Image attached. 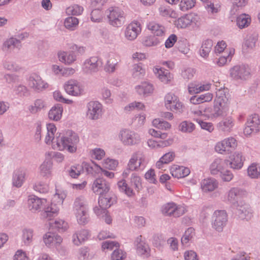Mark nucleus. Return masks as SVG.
Here are the masks:
<instances>
[{"mask_svg": "<svg viewBox=\"0 0 260 260\" xmlns=\"http://www.w3.org/2000/svg\"><path fill=\"white\" fill-rule=\"evenodd\" d=\"M43 203V200L36 196H29L28 199V208L32 212L40 209Z\"/></svg>", "mask_w": 260, "mask_h": 260, "instance_id": "nucleus-29", "label": "nucleus"}, {"mask_svg": "<svg viewBox=\"0 0 260 260\" xmlns=\"http://www.w3.org/2000/svg\"><path fill=\"white\" fill-rule=\"evenodd\" d=\"M63 108L60 104H57L49 110L48 117L50 119L54 121L60 120L62 116Z\"/></svg>", "mask_w": 260, "mask_h": 260, "instance_id": "nucleus-28", "label": "nucleus"}, {"mask_svg": "<svg viewBox=\"0 0 260 260\" xmlns=\"http://www.w3.org/2000/svg\"><path fill=\"white\" fill-rule=\"evenodd\" d=\"M221 6L218 3H212L211 2L206 4L205 8L208 12L212 14L218 12L220 10Z\"/></svg>", "mask_w": 260, "mask_h": 260, "instance_id": "nucleus-60", "label": "nucleus"}, {"mask_svg": "<svg viewBox=\"0 0 260 260\" xmlns=\"http://www.w3.org/2000/svg\"><path fill=\"white\" fill-rule=\"evenodd\" d=\"M83 11V8L78 5H74L68 7L67 10V13L69 15H79Z\"/></svg>", "mask_w": 260, "mask_h": 260, "instance_id": "nucleus-52", "label": "nucleus"}, {"mask_svg": "<svg viewBox=\"0 0 260 260\" xmlns=\"http://www.w3.org/2000/svg\"><path fill=\"white\" fill-rule=\"evenodd\" d=\"M119 138L122 143L126 146H133L138 144L141 140L139 135L128 129L120 131Z\"/></svg>", "mask_w": 260, "mask_h": 260, "instance_id": "nucleus-4", "label": "nucleus"}, {"mask_svg": "<svg viewBox=\"0 0 260 260\" xmlns=\"http://www.w3.org/2000/svg\"><path fill=\"white\" fill-rule=\"evenodd\" d=\"M218 186V183L214 179H204L202 182L201 187L204 192L213 191Z\"/></svg>", "mask_w": 260, "mask_h": 260, "instance_id": "nucleus-32", "label": "nucleus"}, {"mask_svg": "<svg viewBox=\"0 0 260 260\" xmlns=\"http://www.w3.org/2000/svg\"><path fill=\"white\" fill-rule=\"evenodd\" d=\"M45 102L43 100L37 99L35 101L34 105L29 107L28 110L30 113L35 114L45 108Z\"/></svg>", "mask_w": 260, "mask_h": 260, "instance_id": "nucleus-44", "label": "nucleus"}, {"mask_svg": "<svg viewBox=\"0 0 260 260\" xmlns=\"http://www.w3.org/2000/svg\"><path fill=\"white\" fill-rule=\"evenodd\" d=\"M245 158L242 153L239 151H236L234 153L231 157V160H229V166L234 169H240L243 165Z\"/></svg>", "mask_w": 260, "mask_h": 260, "instance_id": "nucleus-23", "label": "nucleus"}, {"mask_svg": "<svg viewBox=\"0 0 260 260\" xmlns=\"http://www.w3.org/2000/svg\"><path fill=\"white\" fill-rule=\"evenodd\" d=\"M83 169L84 168L88 174L95 175L99 173L102 168L92 161L91 163L84 162L82 163Z\"/></svg>", "mask_w": 260, "mask_h": 260, "instance_id": "nucleus-34", "label": "nucleus"}, {"mask_svg": "<svg viewBox=\"0 0 260 260\" xmlns=\"http://www.w3.org/2000/svg\"><path fill=\"white\" fill-rule=\"evenodd\" d=\"M229 166V159L216 158L210 166L211 173L213 175L217 174L218 173H220L225 169H228Z\"/></svg>", "mask_w": 260, "mask_h": 260, "instance_id": "nucleus-18", "label": "nucleus"}, {"mask_svg": "<svg viewBox=\"0 0 260 260\" xmlns=\"http://www.w3.org/2000/svg\"><path fill=\"white\" fill-rule=\"evenodd\" d=\"M44 242L48 247H57L62 242L61 237L55 233L48 232L43 237Z\"/></svg>", "mask_w": 260, "mask_h": 260, "instance_id": "nucleus-19", "label": "nucleus"}, {"mask_svg": "<svg viewBox=\"0 0 260 260\" xmlns=\"http://www.w3.org/2000/svg\"><path fill=\"white\" fill-rule=\"evenodd\" d=\"M136 89L137 92L140 95H146L151 93L153 90L152 85L147 82L142 83L141 85L137 86Z\"/></svg>", "mask_w": 260, "mask_h": 260, "instance_id": "nucleus-38", "label": "nucleus"}, {"mask_svg": "<svg viewBox=\"0 0 260 260\" xmlns=\"http://www.w3.org/2000/svg\"><path fill=\"white\" fill-rule=\"evenodd\" d=\"M228 222V214L225 210H216L212 216V225L216 228H222Z\"/></svg>", "mask_w": 260, "mask_h": 260, "instance_id": "nucleus-11", "label": "nucleus"}, {"mask_svg": "<svg viewBox=\"0 0 260 260\" xmlns=\"http://www.w3.org/2000/svg\"><path fill=\"white\" fill-rule=\"evenodd\" d=\"M119 189L124 192L127 196L132 197L134 195L133 190L127 186L125 180H122L117 183Z\"/></svg>", "mask_w": 260, "mask_h": 260, "instance_id": "nucleus-47", "label": "nucleus"}, {"mask_svg": "<svg viewBox=\"0 0 260 260\" xmlns=\"http://www.w3.org/2000/svg\"><path fill=\"white\" fill-rule=\"evenodd\" d=\"M82 170V165L80 166L79 165H77L72 166L69 171V173L71 177L74 178H76L80 175Z\"/></svg>", "mask_w": 260, "mask_h": 260, "instance_id": "nucleus-61", "label": "nucleus"}, {"mask_svg": "<svg viewBox=\"0 0 260 260\" xmlns=\"http://www.w3.org/2000/svg\"><path fill=\"white\" fill-rule=\"evenodd\" d=\"M238 214L240 218L242 219L245 218L247 220L250 219L252 217L251 209L247 205H245L244 206H241L238 210Z\"/></svg>", "mask_w": 260, "mask_h": 260, "instance_id": "nucleus-45", "label": "nucleus"}, {"mask_svg": "<svg viewBox=\"0 0 260 260\" xmlns=\"http://www.w3.org/2000/svg\"><path fill=\"white\" fill-rule=\"evenodd\" d=\"M78 223L81 225H85L88 221V211L76 213Z\"/></svg>", "mask_w": 260, "mask_h": 260, "instance_id": "nucleus-59", "label": "nucleus"}, {"mask_svg": "<svg viewBox=\"0 0 260 260\" xmlns=\"http://www.w3.org/2000/svg\"><path fill=\"white\" fill-rule=\"evenodd\" d=\"M251 19L248 15L242 14L237 18V24L240 28L247 27L250 23Z\"/></svg>", "mask_w": 260, "mask_h": 260, "instance_id": "nucleus-41", "label": "nucleus"}, {"mask_svg": "<svg viewBox=\"0 0 260 260\" xmlns=\"http://www.w3.org/2000/svg\"><path fill=\"white\" fill-rule=\"evenodd\" d=\"M249 74L248 68L245 66H235L231 70V76L236 79H246Z\"/></svg>", "mask_w": 260, "mask_h": 260, "instance_id": "nucleus-20", "label": "nucleus"}, {"mask_svg": "<svg viewBox=\"0 0 260 260\" xmlns=\"http://www.w3.org/2000/svg\"><path fill=\"white\" fill-rule=\"evenodd\" d=\"M64 88L67 93L73 96H79L83 92L82 85L74 79L67 81L64 84Z\"/></svg>", "mask_w": 260, "mask_h": 260, "instance_id": "nucleus-10", "label": "nucleus"}, {"mask_svg": "<svg viewBox=\"0 0 260 260\" xmlns=\"http://www.w3.org/2000/svg\"><path fill=\"white\" fill-rule=\"evenodd\" d=\"M59 59L66 64H71L76 60V56L73 52H62L58 53Z\"/></svg>", "mask_w": 260, "mask_h": 260, "instance_id": "nucleus-36", "label": "nucleus"}, {"mask_svg": "<svg viewBox=\"0 0 260 260\" xmlns=\"http://www.w3.org/2000/svg\"><path fill=\"white\" fill-rule=\"evenodd\" d=\"M194 0H181L179 4L180 9L185 12L191 9L194 6Z\"/></svg>", "mask_w": 260, "mask_h": 260, "instance_id": "nucleus-55", "label": "nucleus"}, {"mask_svg": "<svg viewBox=\"0 0 260 260\" xmlns=\"http://www.w3.org/2000/svg\"><path fill=\"white\" fill-rule=\"evenodd\" d=\"M93 191L98 195L108 193L110 189V183L103 177L96 179L92 184Z\"/></svg>", "mask_w": 260, "mask_h": 260, "instance_id": "nucleus-9", "label": "nucleus"}, {"mask_svg": "<svg viewBox=\"0 0 260 260\" xmlns=\"http://www.w3.org/2000/svg\"><path fill=\"white\" fill-rule=\"evenodd\" d=\"M136 251L139 255L147 257L150 255V249L148 244L142 239L141 235L138 236L136 240Z\"/></svg>", "mask_w": 260, "mask_h": 260, "instance_id": "nucleus-15", "label": "nucleus"}, {"mask_svg": "<svg viewBox=\"0 0 260 260\" xmlns=\"http://www.w3.org/2000/svg\"><path fill=\"white\" fill-rule=\"evenodd\" d=\"M237 144L236 139L230 137L218 142L215 146V149L219 153L224 154L236 149Z\"/></svg>", "mask_w": 260, "mask_h": 260, "instance_id": "nucleus-6", "label": "nucleus"}, {"mask_svg": "<svg viewBox=\"0 0 260 260\" xmlns=\"http://www.w3.org/2000/svg\"><path fill=\"white\" fill-rule=\"evenodd\" d=\"M214 104L220 108L226 109L228 106L229 100L225 94L216 96L214 100Z\"/></svg>", "mask_w": 260, "mask_h": 260, "instance_id": "nucleus-49", "label": "nucleus"}, {"mask_svg": "<svg viewBox=\"0 0 260 260\" xmlns=\"http://www.w3.org/2000/svg\"><path fill=\"white\" fill-rule=\"evenodd\" d=\"M25 172L22 169H18L14 172L13 178V184L17 187H20L24 180Z\"/></svg>", "mask_w": 260, "mask_h": 260, "instance_id": "nucleus-35", "label": "nucleus"}, {"mask_svg": "<svg viewBox=\"0 0 260 260\" xmlns=\"http://www.w3.org/2000/svg\"><path fill=\"white\" fill-rule=\"evenodd\" d=\"M159 43V40L154 36L147 37L143 41V44L147 47L157 46Z\"/></svg>", "mask_w": 260, "mask_h": 260, "instance_id": "nucleus-62", "label": "nucleus"}, {"mask_svg": "<svg viewBox=\"0 0 260 260\" xmlns=\"http://www.w3.org/2000/svg\"><path fill=\"white\" fill-rule=\"evenodd\" d=\"M52 164L50 161H45L40 167V174L44 177L51 175Z\"/></svg>", "mask_w": 260, "mask_h": 260, "instance_id": "nucleus-40", "label": "nucleus"}, {"mask_svg": "<svg viewBox=\"0 0 260 260\" xmlns=\"http://www.w3.org/2000/svg\"><path fill=\"white\" fill-rule=\"evenodd\" d=\"M20 46V42L18 39L11 38L4 42L3 50L4 51L8 52L15 48H19Z\"/></svg>", "mask_w": 260, "mask_h": 260, "instance_id": "nucleus-33", "label": "nucleus"}, {"mask_svg": "<svg viewBox=\"0 0 260 260\" xmlns=\"http://www.w3.org/2000/svg\"><path fill=\"white\" fill-rule=\"evenodd\" d=\"M194 229H187L181 238V243L185 245L187 244L194 236Z\"/></svg>", "mask_w": 260, "mask_h": 260, "instance_id": "nucleus-48", "label": "nucleus"}, {"mask_svg": "<svg viewBox=\"0 0 260 260\" xmlns=\"http://www.w3.org/2000/svg\"><path fill=\"white\" fill-rule=\"evenodd\" d=\"M91 157L98 160H101L105 155L104 150L101 148H95L90 151Z\"/></svg>", "mask_w": 260, "mask_h": 260, "instance_id": "nucleus-63", "label": "nucleus"}, {"mask_svg": "<svg viewBox=\"0 0 260 260\" xmlns=\"http://www.w3.org/2000/svg\"><path fill=\"white\" fill-rule=\"evenodd\" d=\"M102 94L103 100L107 104H112L113 102V99L112 96L111 91L107 88L102 89Z\"/></svg>", "mask_w": 260, "mask_h": 260, "instance_id": "nucleus-64", "label": "nucleus"}, {"mask_svg": "<svg viewBox=\"0 0 260 260\" xmlns=\"http://www.w3.org/2000/svg\"><path fill=\"white\" fill-rule=\"evenodd\" d=\"M106 13L110 24L115 27L120 26L124 22V12L117 7H111Z\"/></svg>", "mask_w": 260, "mask_h": 260, "instance_id": "nucleus-3", "label": "nucleus"}, {"mask_svg": "<svg viewBox=\"0 0 260 260\" xmlns=\"http://www.w3.org/2000/svg\"><path fill=\"white\" fill-rule=\"evenodd\" d=\"M33 230L32 229H24L22 239L25 245H28L31 242Z\"/></svg>", "mask_w": 260, "mask_h": 260, "instance_id": "nucleus-54", "label": "nucleus"}, {"mask_svg": "<svg viewBox=\"0 0 260 260\" xmlns=\"http://www.w3.org/2000/svg\"><path fill=\"white\" fill-rule=\"evenodd\" d=\"M153 70L157 78L165 84L169 83L173 79V75L168 70L165 69L156 67Z\"/></svg>", "mask_w": 260, "mask_h": 260, "instance_id": "nucleus-21", "label": "nucleus"}, {"mask_svg": "<svg viewBox=\"0 0 260 260\" xmlns=\"http://www.w3.org/2000/svg\"><path fill=\"white\" fill-rule=\"evenodd\" d=\"M47 133L45 137V142L47 144L52 143L54 149L63 150L67 149L71 153L76 151V145L79 139L77 135L69 132L66 136L56 137L54 138V133L56 131L55 125L53 123H49L47 125Z\"/></svg>", "mask_w": 260, "mask_h": 260, "instance_id": "nucleus-1", "label": "nucleus"}, {"mask_svg": "<svg viewBox=\"0 0 260 260\" xmlns=\"http://www.w3.org/2000/svg\"><path fill=\"white\" fill-rule=\"evenodd\" d=\"M195 17L191 14H186L176 20L175 25L178 28H186L194 22Z\"/></svg>", "mask_w": 260, "mask_h": 260, "instance_id": "nucleus-22", "label": "nucleus"}, {"mask_svg": "<svg viewBox=\"0 0 260 260\" xmlns=\"http://www.w3.org/2000/svg\"><path fill=\"white\" fill-rule=\"evenodd\" d=\"M126 253L122 249L116 248L114 250L111 255L112 260H125Z\"/></svg>", "mask_w": 260, "mask_h": 260, "instance_id": "nucleus-50", "label": "nucleus"}, {"mask_svg": "<svg viewBox=\"0 0 260 260\" xmlns=\"http://www.w3.org/2000/svg\"><path fill=\"white\" fill-rule=\"evenodd\" d=\"M247 173L250 178H258L260 177V167L252 164L248 168Z\"/></svg>", "mask_w": 260, "mask_h": 260, "instance_id": "nucleus-46", "label": "nucleus"}, {"mask_svg": "<svg viewBox=\"0 0 260 260\" xmlns=\"http://www.w3.org/2000/svg\"><path fill=\"white\" fill-rule=\"evenodd\" d=\"M58 210L59 209L57 207H53L51 205L50 207H47L42 213V216L44 218L50 219L51 217H53L57 214Z\"/></svg>", "mask_w": 260, "mask_h": 260, "instance_id": "nucleus-51", "label": "nucleus"}, {"mask_svg": "<svg viewBox=\"0 0 260 260\" xmlns=\"http://www.w3.org/2000/svg\"><path fill=\"white\" fill-rule=\"evenodd\" d=\"M28 85L30 88L38 91L46 89L48 86L39 75L36 74H33L29 77Z\"/></svg>", "mask_w": 260, "mask_h": 260, "instance_id": "nucleus-12", "label": "nucleus"}, {"mask_svg": "<svg viewBox=\"0 0 260 260\" xmlns=\"http://www.w3.org/2000/svg\"><path fill=\"white\" fill-rule=\"evenodd\" d=\"M99 205L101 208L107 209L111 207L115 201V199L108 193L104 195H99Z\"/></svg>", "mask_w": 260, "mask_h": 260, "instance_id": "nucleus-30", "label": "nucleus"}, {"mask_svg": "<svg viewBox=\"0 0 260 260\" xmlns=\"http://www.w3.org/2000/svg\"><path fill=\"white\" fill-rule=\"evenodd\" d=\"M153 126L161 129H168L171 127V124L166 121L159 119H155L152 121Z\"/></svg>", "mask_w": 260, "mask_h": 260, "instance_id": "nucleus-56", "label": "nucleus"}, {"mask_svg": "<svg viewBox=\"0 0 260 260\" xmlns=\"http://www.w3.org/2000/svg\"><path fill=\"white\" fill-rule=\"evenodd\" d=\"M73 209L75 214L88 211L87 205L84 197L80 196L76 198Z\"/></svg>", "mask_w": 260, "mask_h": 260, "instance_id": "nucleus-26", "label": "nucleus"}, {"mask_svg": "<svg viewBox=\"0 0 260 260\" xmlns=\"http://www.w3.org/2000/svg\"><path fill=\"white\" fill-rule=\"evenodd\" d=\"M246 194V191L238 187H233L229 191L227 199L231 204L239 206V201Z\"/></svg>", "mask_w": 260, "mask_h": 260, "instance_id": "nucleus-13", "label": "nucleus"}, {"mask_svg": "<svg viewBox=\"0 0 260 260\" xmlns=\"http://www.w3.org/2000/svg\"><path fill=\"white\" fill-rule=\"evenodd\" d=\"M147 164L145 155L140 151L134 153L128 164L129 169L133 171L143 170Z\"/></svg>", "mask_w": 260, "mask_h": 260, "instance_id": "nucleus-5", "label": "nucleus"}, {"mask_svg": "<svg viewBox=\"0 0 260 260\" xmlns=\"http://www.w3.org/2000/svg\"><path fill=\"white\" fill-rule=\"evenodd\" d=\"M145 74V70L143 68L142 63L135 64L133 66L132 76L134 78L140 79L144 76Z\"/></svg>", "mask_w": 260, "mask_h": 260, "instance_id": "nucleus-42", "label": "nucleus"}, {"mask_svg": "<svg viewBox=\"0 0 260 260\" xmlns=\"http://www.w3.org/2000/svg\"><path fill=\"white\" fill-rule=\"evenodd\" d=\"M195 126L193 123L186 121H183L179 126V130L185 133H190L192 132Z\"/></svg>", "mask_w": 260, "mask_h": 260, "instance_id": "nucleus-53", "label": "nucleus"}, {"mask_svg": "<svg viewBox=\"0 0 260 260\" xmlns=\"http://www.w3.org/2000/svg\"><path fill=\"white\" fill-rule=\"evenodd\" d=\"M64 26L68 29H73L76 27L78 23V19L74 17H69L64 21Z\"/></svg>", "mask_w": 260, "mask_h": 260, "instance_id": "nucleus-58", "label": "nucleus"}, {"mask_svg": "<svg viewBox=\"0 0 260 260\" xmlns=\"http://www.w3.org/2000/svg\"><path fill=\"white\" fill-rule=\"evenodd\" d=\"M141 31V25L138 22H132L129 24L125 30V38L129 41L135 40Z\"/></svg>", "mask_w": 260, "mask_h": 260, "instance_id": "nucleus-16", "label": "nucleus"}, {"mask_svg": "<svg viewBox=\"0 0 260 260\" xmlns=\"http://www.w3.org/2000/svg\"><path fill=\"white\" fill-rule=\"evenodd\" d=\"M234 126V120L231 117H228L223 119L217 124L219 129L224 132H231Z\"/></svg>", "mask_w": 260, "mask_h": 260, "instance_id": "nucleus-27", "label": "nucleus"}, {"mask_svg": "<svg viewBox=\"0 0 260 260\" xmlns=\"http://www.w3.org/2000/svg\"><path fill=\"white\" fill-rule=\"evenodd\" d=\"M161 212L165 215L179 217L185 214L187 209L184 205L172 202L164 205L161 208Z\"/></svg>", "mask_w": 260, "mask_h": 260, "instance_id": "nucleus-2", "label": "nucleus"}, {"mask_svg": "<svg viewBox=\"0 0 260 260\" xmlns=\"http://www.w3.org/2000/svg\"><path fill=\"white\" fill-rule=\"evenodd\" d=\"M89 236V232L86 229H82L80 231H78L73 236L72 241L73 243L78 246L81 244L82 242H84L87 239Z\"/></svg>", "mask_w": 260, "mask_h": 260, "instance_id": "nucleus-25", "label": "nucleus"}, {"mask_svg": "<svg viewBox=\"0 0 260 260\" xmlns=\"http://www.w3.org/2000/svg\"><path fill=\"white\" fill-rule=\"evenodd\" d=\"M224 53L225 54L220 56L217 62L218 64L220 66H222L225 64L228 60L229 61L231 60V56L234 53V50H230L229 51L228 50H226L225 52H224Z\"/></svg>", "mask_w": 260, "mask_h": 260, "instance_id": "nucleus-57", "label": "nucleus"}, {"mask_svg": "<svg viewBox=\"0 0 260 260\" xmlns=\"http://www.w3.org/2000/svg\"><path fill=\"white\" fill-rule=\"evenodd\" d=\"M170 172L173 177L177 178L185 177L190 173L188 168L177 165L172 166L170 169Z\"/></svg>", "mask_w": 260, "mask_h": 260, "instance_id": "nucleus-24", "label": "nucleus"}, {"mask_svg": "<svg viewBox=\"0 0 260 260\" xmlns=\"http://www.w3.org/2000/svg\"><path fill=\"white\" fill-rule=\"evenodd\" d=\"M87 115L91 119H98L102 115V105L98 102H90L87 105Z\"/></svg>", "mask_w": 260, "mask_h": 260, "instance_id": "nucleus-14", "label": "nucleus"}, {"mask_svg": "<svg viewBox=\"0 0 260 260\" xmlns=\"http://www.w3.org/2000/svg\"><path fill=\"white\" fill-rule=\"evenodd\" d=\"M101 66V61L95 56L86 60L84 63L85 71L88 73L97 72Z\"/></svg>", "mask_w": 260, "mask_h": 260, "instance_id": "nucleus-17", "label": "nucleus"}, {"mask_svg": "<svg viewBox=\"0 0 260 260\" xmlns=\"http://www.w3.org/2000/svg\"><path fill=\"white\" fill-rule=\"evenodd\" d=\"M165 100V106L167 109L180 113L182 112L183 106L175 94L169 93L166 95Z\"/></svg>", "mask_w": 260, "mask_h": 260, "instance_id": "nucleus-8", "label": "nucleus"}, {"mask_svg": "<svg viewBox=\"0 0 260 260\" xmlns=\"http://www.w3.org/2000/svg\"><path fill=\"white\" fill-rule=\"evenodd\" d=\"M212 46V40H207L204 41L200 50L201 55L203 57H207L210 52Z\"/></svg>", "mask_w": 260, "mask_h": 260, "instance_id": "nucleus-43", "label": "nucleus"}, {"mask_svg": "<svg viewBox=\"0 0 260 260\" xmlns=\"http://www.w3.org/2000/svg\"><path fill=\"white\" fill-rule=\"evenodd\" d=\"M152 33L156 36H162L165 34V28L164 26L155 22H150L147 26Z\"/></svg>", "mask_w": 260, "mask_h": 260, "instance_id": "nucleus-31", "label": "nucleus"}, {"mask_svg": "<svg viewBox=\"0 0 260 260\" xmlns=\"http://www.w3.org/2000/svg\"><path fill=\"white\" fill-rule=\"evenodd\" d=\"M258 132H260V116L254 114L248 118L243 133L245 135L249 136Z\"/></svg>", "mask_w": 260, "mask_h": 260, "instance_id": "nucleus-7", "label": "nucleus"}, {"mask_svg": "<svg viewBox=\"0 0 260 260\" xmlns=\"http://www.w3.org/2000/svg\"><path fill=\"white\" fill-rule=\"evenodd\" d=\"M118 63V59L114 56H109V59L105 66V70L106 72L113 73L115 71L116 66Z\"/></svg>", "mask_w": 260, "mask_h": 260, "instance_id": "nucleus-39", "label": "nucleus"}, {"mask_svg": "<svg viewBox=\"0 0 260 260\" xmlns=\"http://www.w3.org/2000/svg\"><path fill=\"white\" fill-rule=\"evenodd\" d=\"M175 157L174 152H169L165 154L156 162V166L158 169H161L164 164H167L172 161Z\"/></svg>", "mask_w": 260, "mask_h": 260, "instance_id": "nucleus-37", "label": "nucleus"}]
</instances>
